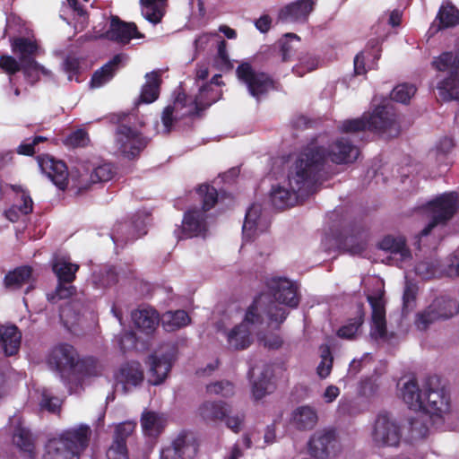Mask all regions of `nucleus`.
I'll list each match as a JSON object with an SVG mask.
<instances>
[{"label": "nucleus", "mask_w": 459, "mask_h": 459, "mask_svg": "<svg viewBox=\"0 0 459 459\" xmlns=\"http://www.w3.org/2000/svg\"><path fill=\"white\" fill-rule=\"evenodd\" d=\"M22 70L30 83H35L39 79L40 74L48 78L52 76L48 69L40 65L34 59H29L27 63L22 64Z\"/></svg>", "instance_id": "09e8293b"}, {"label": "nucleus", "mask_w": 459, "mask_h": 459, "mask_svg": "<svg viewBox=\"0 0 459 459\" xmlns=\"http://www.w3.org/2000/svg\"><path fill=\"white\" fill-rule=\"evenodd\" d=\"M459 312V305L447 297H439L422 312L418 313L415 325L418 330L425 331L437 320L448 319Z\"/></svg>", "instance_id": "ddd939ff"}, {"label": "nucleus", "mask_w": 459, "mask_h": 459, "mask_svg": "<svg viewBox=\"0 0 459 459\" xmlns=\"http://www.w3.org/2000/svg\"><path fill=\"white\" fill-rule=\"evenodd\" d=\"M300 39L294 33H287L280 40L281 60L290 61L299 48Z\"/></svg>", "instance_id": "de8ad7c7"}, {"label": "nucleus", "mask_w": 459, "mask_h": 459, "mask_svg": "<svg viewBox=\"0 0 459 459\" xmlns=\"http://www.w3.org/2000/svg\"><path fill=\"white\" fill-rule=\"evenodd\" d=\"M32 278V269L30 266H20L9 272L4 277L5 287L25 285Z\"/></svg>", "instance_id": "49530a36"}, {"label": "nucleus", "mask_w": 459, "mask_h": 459, "mask_svg": "<svg viewBox=\"0 0 459 459\" xmlns=\"http://www.w3.org/2000/svg\"><path fill=\"white\" fill-rule=\"evenodd\" d=\"M134 115H124L115 132L114 143L117 152L124 158L132 160L136 158L146 147L148 141L133 124Z\"/></svg>", "instance_id": "6e6552de"}, {"label": "nucleus", "mask_w": 459, "mask_h": 459, "mask_svg": "<svg viewBox=\"0 0 459 459\" xmlns=\"http://www.w3.org/2000/svg\"><path fill=\"white\" fill-rule=\"evenodd\" d=\"M432 66L439 72H447L448 77L437 82V90L444 100L459 101V49L443 52L432 60Z\"/></svg>", "instance_id": "1a4fd4ad"}, {"label": "nucleus", "mask_w": 459, "mask_h": 459, "mask_svg": "<svg viewBox=\"0 0 459 459\" xmlns=\"http://www.w3.org/2000/svg\"><path fill=\"white\" fill-rule=\"evenodd\" d=\"M221 75L215 74L210 82L199 86V92L194 99L178 94L173 103L164 108L161 114V127H158V133L169 134L181 119L195 115L217 101L221 97Z\"/></svg>", "instance_id": "f03ea898"}, {"label": "nucleus", "mask_w": 459, "mask_h": 459, "mask_svg": "<svg viewBox=\"0 0 459 459\" xmlns=\"http://www.w3.org/2000/svg\"><path fill=\"white\" fill-rule=\"evenodd\" d=\"M313 148L316 152L323 154L324 165L327 160L335 164H348L354 162L359 157V149L346 137H339L333 140L328 147L323 148L314 143L307 145Z\"/></svg>", "instance_id": "f3484780"}, {"label": "nucleus", "mask_w": 459, "mask_h": 459, "mask_svg": "<svg viewBox=\"0 0 459 459\" xmlns=\"http://www.w3.org/2000/svg\"><path fill=\"white\" fill-rule=\"evenodd\" d=\"M143 433L149 437H157L165 427V419L154 411H144L141 418Z\"/></svg>", "instance_id": "ea45409f"}, {"label": "nucleus", "mask_w": 459, "mask_h": 459, "mask_svg": "<svg viewBox=\"0 0 459 459\" xmlns=\"http://www.w3.org/2000/svg\"><path fill=\"white\" fill-rule=\"evenodd\" d=\"M308 451L316 459H327L335 455L339 450V442L333 429L316 430L308 441Z\"/></svg>", "instance_id": "6ab92c4d"}, {"label": "nucleus", "mask_w": 459, "mask_h": 459, "mask_svg": "<svg viewBox=\"0 0 459 459\" xmlns=\"http://www.w3.org/2000/svg\"><path fill=\"white\" fill-rule=\"evenodd\" d=\"M272 375V367L266 363L261 362L260 365L249 367L248 377L252 384V394L255 400L262 399L269 392Z\"/></svg>", "instance_id": "393cba45"}, {"label": "nucleus", "mask_w": 459, "mask_h": 459, "mask_svg": "<svg viewBox=\"0 0 459 459\" xmlns=\"http://www.w3.org/2000/svg\"><path fill=\"white\" fill-rule=\"evenodd\" d=\"M270 226L268 217L263 213L262 206L253 204L246 212L242 227L244 241L255 240L261 234L264 233Z\"/></svg>", "instance_id": "aec40b11"}, {"label": "nucleus", "mask_w": 459, "mask_h": 459, "mask_svg": "<svg viewBox=\"0 0 459 459\" xmlns=\"http://www.w3.org/2000/svg\"><path fill=\"white\" fill-rule=\"evenodd\" d=\"M398 385L400 396L408 407L421 411L424 390L422 386L420 387L416 379L410 378L402 381Z\"/></svg>", "instance_id": "bb28decb"}, {"label": "nucleus", "mask_w": 459, "mask_h": 459, "mask_svg": "<svg viewBox=\"0 0 459 459\" xmlns=\"http://www.w3.org/2000/svg\"><path fill=\"white\" fill-rule=\"evenodd\" d=\"M198 451L195 439L180 433L170 446L160 450V459H194Z\"/></svg>", "instance_id": "412c9836"}, {"label": "nucleus", "mask_w": 459, "mask_h": 459, "mask_svg": "<svg viewBox=\"0 0 459 459\" xmlns=\"http://www.w3.org/2000/svg\"><path fill=\"white\" fill-rule=\"evenodd\" d=\"M333 358L328 346L321 347V361L316 367V374L321 379H325L331 374Z\"/></svg>", "instance_id": "5fc2aeb1"}, {"label": "nucleus", "mask_w": 459, "mask_h": 459, "mask_svg": "<svg viewBox=\"0 0 459 459\" xmlns=\"http://www.w3.org/2000/svg\"><path fill=\"white\" fill-rule=\"evenodd\" d=\"M206 392L209 394L229 397L234 394V385L228 380L216 381L206 385Z\"/></svg>", "instance_id": "13d9d810"}, {"label": "nucleus", "mask_w": 459, "mask_h": 459, "mask_svg": "<svg viewBox=\"0 0 459 459\" xmlns=\"http://www.w3.org/2000/svg\"><path fill=\"white\" fill-rule=\"evenodd\" d=\"M160 71H152L146 74L145 83L143 85L139 102L150 104L155 101L160 94Z\"/></svg>", "instance_id": "c9c22d12"}, {"label": "nucleus", "mask_w": 459, "mask_h": 459, "mask_svg": "<svg viewBox=\"0 0 459 459\" xmlns=\"http://www.w3.org/2000/svg\"><path fill=\"white\" fill-rule=\"evenodd\" d=\"M318 64L319 61L315 56L307 54L299 57V64L293 67V72L298 76H303L306 73L316 69Z\"/></svg>", "instance_id": "6e6d98bb"}, {"label": "nucleus", "mask_w": 459, "mask_h": 459, "mask_svg": "<svg viewBox=\"0 0 459 459\" xmlns=\"http://www.w3.org/2000/svg\"><path fill=\"white\" fill-rule=\"evenodd\" d=\"M78 269L79 265L73 264L68 256L56 255L52 260V270L58 280L59 286L73 282Z\"/></svg>", "instance_id": "473e14b6"}, {"label": "nucleus", "mask_w": 459, "mask_h": 459, "mask_svg": "<svg viewBox=\"0 0 459 459\" xmlns=\"http://www.w3.org/2000/svg\"><path fill=\"white\" fill-rule=\"evenodd\" d=\"M455 147V142L450 137L441 138L435 149L429 153L430 159H434L438 167H447L450 164L449 153Z\"/></svg>", "instance_id": "79ce46f5"}, {"label": "nucleus", "mask_w": 459, "mask_h": 459, "mask_svg": "<svg viewBox=\"0 0 459 459\" xmlns=\"http://www.w3.org/2000/svg\"><path fill=\"white\" fill-rule=\"evenodd\" d=\"M429 414L423 412L422 414L411 418L410 420V432L413 438H423L429 433V425L427 420Z\"/></svg>", "instance_id": "3c124183"}, {"label": "nucleus", "mask_w": 459, "mask_h": 459, "mask_svg": "<svg viewBox=\"0 0 459 459\" xmlns=\"http://www.w3.org/2000/svg\"><path fill=\"white\" fill-rule=\"evenodd\" d=\"M378 58L377 54L360 52L354 58V72L356 74H365L368 69L374 68V61Z\"/></svg>", "instance_id": "864d4df0"}, {"label": "nucleus", "mask_w": 459, "mask_h": 459, "mask_svg": "<svg viewBox=\"0 0 459 459\" xmlns=\"http://www.w3.org/2000/svg\"><path fill=\"white\" fill-rule=\"evenodd\" d=\"M22 333L15 325L0 326V350L5 356L15 355L21 346Z\"/></svg>", "instance_id": "c756f323"}, {"label": "nucleus", "mask_w": 459, "mask_h": 459, "mask_svg": "<svg viewBox=\"0 0 459 459\" xmlns=\"http://www.w3.org/2000/svg\"><path fill=\"white\" fill-rule=\"evenodd\" d=\"M270 198L274 207L283 209L294 205L299 196L282 182L272 187Z\"/></svg>", "instance_id": "f704fd0d"}, {"label": "nucleus", "mask_w": 459, "mask_h": 459, "mask_svg": "<svg viewBox=\"0 0 459 459\" xmlns=\"http://www.w3.org/2000/svg\"><path fill=\"white\" fill-rule=\"evenodd\" d=\"M260 344L269 350H277L282 345V339L278 333H264L258 336Z\"/></svg>", "instance_id": "0e129e2a"}, {"label": "nucleus", "mask_w": 459, "mask_h": 459, "mask_svg": "<svg viewBox=\"0 0 459 459\" xmlns=\"http://www.w3.org/2000/svg\"><path fill=\"white\" fill-rule=\"evenodd\" d=\"M126 60V55L118 54L115 56L110 61L93 74L91 80V86L92 88H99L109 82L113 78L116 71Z\"/></svg>", "instance_id": "72a5a7b5"}, {"label": "nucleus", "mask_w": 459, "mask_h": 459, "mask_svg": "<svg viewBox=\"0 0 459 459\" xmlns=\"http://www.w3.org/2000/svg\"><path fill=\"white\" fill-rule=\"evenodd\" d=\"M298 289H268L256 297L248 307L244 321L227 333V342L230 349L245 350L251 344V330L249 325L260 324L264 316L268 324L279 328L286 319L288 313L281 307L285 305L296 307L299 303Z\"/></svg>", "instance_id": "f257e3e1"}, {"label": "nucleus", "mask_w": 459, "mask_h": 459, "mask_svg": "<svg viewBox=\"0 0 459 459\" xmlns=\"http://www.w3.org/2000/svg\"><path fill=\"white\" fill-rule=\"evenodd\" d=\"M117 343L120 350L126 352L131 349H134L136 344L135 333L132 331L124 332L117 339Z\"/></svg>", "instance_id": "774afa93"}, {"label": "nucleus", "mask_w": 459, "mask_h": 459, "mask_svg": "<svg viewBox=\"0 0 459 459\" xmlns=\"http://www.w3.org/2000/svg\"><path fill=\"white\" fill-rule=\"evenodd\" d=\"M91 433L85 424L62 431L48 441L42 459H79L89 445Z\"/></svg>", "instance_id": "20e7f679"}, {"label": "nucleus", "mask_w": 459, "mask_h": 459, "mask_svg": "<svg viewBox=\"0 0 459 459\" xmlns=\"http://www.w3.org/2000/svg\"><path fill=\"white\" fill-rule=\"evenodd\" d=\"M199 412L204 420H223L228 408L223 402H206L200 407Z\"/></svg>", "instance_id": "c03bdc74"}, {"label": "nucleus", "mask_w": 459, "mask_h": 459, "mask_svg": "<svg viewBox=\"0 0 459 459\" xmlns=\"http://www.w3.org/2000/svg\"><path fill=\"white\" fill-rule=\"evenodd\" d=\"M13 443L22 451L31 453L33 450V441L30 431L19 425L15 428L13 433Z\"/></svg>", "instance_id": "8fccbe9b"}, {"label": "nucleus", "mask_w": 459, "mask_h": 459, "mask_svg": "<svg viewBox=\"0 0 459 459\" xmlns=\"http://www.w3.org/2000/svg\"><path fill=\"white\" fill-rule=\"evenodd\" d=\"M79 355L74 346L68 343H59L54 346L48 357L47 362L52 370H55L61 380L67 384V378L76 369Z\"/></svg>", "instance_id": "f8f14e48"}, {"label": "nucleus", "mask_w": 459, "mask_h": 459, "mask_svg": "<svg viewBox=\"0 0 459 459\" xmlns=\"http://www.w3.org/2000/svg\"><path fill=\"white\" fill-rule=\"evenodd\" d=\"M375 131L385 137H395L400 129L393 108L380 106L368 117L344 120L339 126L342 133H356L364 130Z\"/></svg>", "instance_id": "423d86ee"}, {"label": "nucleus", "mask_w": 459, "mask_h": 459, "mask_svg": "<svg viewBox=\"0 0 459 459\" xmlns=\"http://www.w3.org/2000/svg\"><path fill=\"white\" fill-rule=\"evenodd\" d=\"M149 221V213L143 211L137 212L129 221L116 223L111 233L114 244L122 246L144 236Z\"/></svg>", "instance_id": "dca6fc26"}, {"label": "nucleus", "mask_w": 459, "mask_h": 459, "mask_svg": "<svg viewBox=\"0 0 459 459\" xmlns=\"http://www.w3.org/2000/svg\"><path fill=\"white\" fill-rule=\"evenodd\" d=\"M459 24V12L452 5L441 6L429 30L432 33Z\"/></svg>", "instance_id": "e433bc0d"}, {"label": "nucleus", "mask_w": 459, "mask_h": 459, "mask_svg": "<svg viewBox=\"0 0 459 459\" xmlns=\"http://www.w3.org/2000/svg\"><path fill=\"white\" fill-rule=\"evenodd\" d=\"M143 17L152 24L161 22L167 6V0H140Z\"/></svg>", "instance_id": "58836bf2"}, {"label": "nucleus", "mask_w": 459, "mask_h": 459, "mask_svg": "<svg viewBox=\"0 0 459 459\" xmlns=\"http://www.w3.org/2000/svg\"><path fill=\"white\" fill-rule=\"evenodd\" d=\"M134 426V423L130 421L118 424L116 427L113 440L126 443V438L133 433Z\"/></svg>", "instance_id": "69168bd1"}, {"label": "nucleus", "mask_w": 459, "mask_h": 459, "mask_svg": "<svg viewBox=\"0 0 459 459\" xmlns=\"http://www.w3.org/2000/svg\"><path fill=\"white\" fill-rule=\"evenodd\" d=\"M458 208V196L455 193L444 194L427 204L425 210L432 221L422 230L421 237H425L437 224L445 223Z\"/></svg>", "instance_id": "4468645a"}, {"label": "nucleus", "mask_w": 459, "mask_h": 459, "mask_svg": "<svg viewBox=\"0 0 459 459\" xmlns=\"http://www.w3.org/2000/svg\"><path fill=\"white\" fill-rule=\"evenodd\" d=\"M131 317L134 326L146 334L152 333L160 321L158 313L152 307H142L133 311Z\"/></svg>", "instance_id": "2f4dec72"}, {"label": "nucleus", "mask_w": 459, "mask_h": 459, "mask_svg": "<svg viewBox=\"0 0 459 459\" xmlns=\"http://www.w3.org/2000/svg\"><path fill=\"white\" fill-rule=\"evenodd\" d=\"M255 278H259V282L264 284V287H296V283L293 281L278 273L269 275L260 273L255 275Z\"/></svg>", "instance_id": "603ef678"}, {"label": "nucleus", "mask_w": 459, "mask_h": 459, "mask_svg": "<svg viewBox=\"0 0 459 459\" xmlns=\"http://www.w3.org/2000/svg\"><path fill=\"white\" fill-rule=\"evenodd\" d=\"M422 387L424 398L421 411L429 414L433 425L438 427L449 412V394L442 383L441 377L437 375H429L424 377Z\"/></svg>", "instance_id": "0eeeda50"}, {"label": "nucleus", "mask_w": 459, "mask_h": 459, "mask_svg": "<svg viewBox=\"0 0 459 459\" xmlns=\"http://www.w3.org/2000/svg\"><path fill=\"white\" fill-rule=\"evenodd\" d=\"M379 248L387 254L386 264H395L403 267L405 263L411 259V252L406 247L405 239L403 237L387 236L379 243Z\"/></svg>", "instance_id": "4be33fe9"}, {"label": "nucleus", "mask_w": 459, "mask_h": 459, "mask_svg": "<svg viewBox=\"0 0 459 459\" xmlns=\"http://www.w3.org/2000/svg\"><path fill=\"white\" fill-rule=\"evenodd\" d=\"M88 134L82 129L73 132L65 140V143L71 147H83L88 143Z\"/></svg>", "instance_id": "e2e57ef3"}, {"label": "nucleus", "mask_w": 459, "mask_h": 459, "mask_svg": "<svg viewBox=\"0 0 459 459\" xmlns=\"http://www.w3.org/2000/svg\"><path fill=\"white\" fill-rule=\"evenodd\" d=\"M236 72L238 80L246 85L249 94L257 100L273 88L271 77L265 73L255 69L248 63L239 65Z\"/></svg>", "instance_id": "2eb2a0df"}, {"label": "nucleus", "mask_w": 459, "mask_h": 459, "mask_svg": "<svg viewBox=\"0 0 459 459\" xmlns=\"http://www.w3.org/2000/svg\"><path fill=\"white\" fill-rule=\"evenodd\" d=\"M108 459H128L126 443L113 440L106 453Z\"/></svg>", "instance_id": "680f3d73"}, {"label": "nucleus", "mask_w": 459, "mask_h": 459, "mask_svg": "<svg viewBox=\"0 0 459 459\" xmlns=\"http://www.w3.org/2000/svg\"><path fill=\"white\" fill-rule=\"evenodd\" d=\"M315 0H299L287 5L280 13V18L286 22H303L313 11Z\"/></svg>", "instance_id": "c85d7f7f"}, {"label": "nucleus", "mask_w": 459, "mask_h": 459, "mask_svg": "<svg viewBox=\"0 0 459 459\" xmlns=\"http://www.w3.org/2000/svg\"><path fill=\"white\" fill-rule=\"evenodd\" d=\"M0 68L9 74H14L22 70V63L11 56H2L0 57Z\"/></svg>", "instance_id": "338daca9"}, {"label": "nucleus", "mask_w": 459, "mask_h": 459, "mask_svg": "<svg viewBox=\"0 0 459 459\" xmlns=\"http://www.w3.org/2000/svg\"><path fill=\"white\" fill-rule=\"evenodd\" d=\"M143 379V372L138 362L126 363L115 375V390L126 394L140 385Z\"/></svg>", "instance_id": "5701e85b"}, {"label": "nucleus", "mask_w": 459, "mask_h": 459, "mask_svg": "<svg viewBox=\"0 0 459 459\" xmlns=\"http://www.w3.org/2000/svg\"><path fill=\"white\" fill-rule=\"evenodd\" d=\"M325 158L323 154L317 153L313 148L307 146L289 169L283 183L299 198L310 195L314 190L319 172L324 169Z\"/></svg>", "instance_id": "7ed1b4c3"}, {"label": "nucleus", "mask_w": 459, "mask_h": 459, "mask_svg": "<svg viewBox=\"0 0 459 459\" xmlns=\"http://www.w3.org/2000/svg\"><path fill=\"white\" fill-rule=\"evenodd\" d=\"M40 170L59 189L64 190L68 184V170L66 165L48 155L38 157Z\"/></svg>", "instance_id": "b1692460"}, {"label": "nucleus", "mask_w": 459, "mask_h": 459, "mask_svg": "<svg viewBox=\"0 0 459 459\" xmlns=\"http://www.w3.org/2000/svg\"><path fill=\"white\" fill-rule=\"evenodd\" d=\"M95 37H104L109 40L126 44L132 39L143 38V35L138 31L134 23H126L117 17L112 16L109 29L104 34L96 35Z\"/></svg>", "instance_id": "a878e982"}, {"label": "nucleus", "mask_w": 459, "mask_h": 459, "mask_svg": "<svg viewBox=\"0 0 459 459\" xmlns=\"http://www.w3.org/2000/svg\"><path fill=\"white\" fill-rule=\"evenodd\" d=\"M101 371L102 366L95 358L85 357L82 359H78L76 369L72 373V375H80L82 377H97L101 374Z\"/></svg>", "instance_id": "a18cd8bd"}, {"label": "nucleus", "mask_w": 459, "mask_h": 459, "mask_svg": "<svg viewBox=\"0 0 459 459\" xmlns=\"http://www.w3.org/2000/svg\"><path fill=\"white\" fill-rule=\"evenodd\" d=\"M74 304L70 302L62 306L59 310L60 320L65 327L71 329L74 325L78 321L79 315L74 312Z\"/></svg>", "instance_id": "bf43d9fd"}, {"label": "nucleus", "mask_w": 459, "mask_h": 459, "mask_svg": "<svg viewBox=\"0 0 459 459\" xmlns=\"http://www.w3.org/2000/svg\"><path fill=\"white\" fill-rule=\"evenodd\" d=\"M290 422L298 429H310L317 422L316 411L308 405L299 406L292 411Z\"/></svg>", "instance_id": "4c0bfd02"}, {"label": "nucleus", "mask_w": 459, "mask_h": 459, "mask_svg": "<svg viewBox=\"0 0 459 459\" xmlns=\"http://www.w3.org/2000/svg\"><path fill=\"white\" fill-rule=\"evenodd\" d=\"M113 175L114 171L112 166L105 163L94 168L91 173L88 171L80 172L75 187L78 188V192L86 190L92 184L110 180Z\"/></svg>", "instance_id": "cd10ccee"}, {"label": "nucleus", "mask_w": 459, "mask_h": 459, "mask_svg": "<svg viewBox=\"0 0 459 459\" xmlns=\"http://www.w3.org/2000/svg\"><path fill=\"white\" fill-rule=\"evenodd\" d=\"M161 321L166 331L172 332L186 326L190 317L184 310L167 311L162 315Z\"/></svg>", "instance_id": "37998d69"}, {"label": "nucleus", "mask_w": 459, "mask_h": 459, "mask_svg": "<svg viewBox=\"0 0 459 459\" xmlns=\"http://www.w3.org/2000/svg\"><path fill=\"white\" fill-rule=\"evenodd\" d=\"M203 197V207L188 210L182 221L181 227L175 230L177 238H189L194 237H205L208 230V216L206 212L212 209L217 202L218 193L213 186L202 185L198 188Z\"/></svg>", "instance_id": "39448f33"}, {"label": "nucleus", "mask_w": 459, "mask_h": 459, "mask_svg": "<svg viewBox=\"0 0 459 459\" xmlns=\"http://www.w3.org/2000/svg\"><path fill=\"white\" fill-rule=\"evenodd\" d=\"M176 360V349L170 344H164L148 356V383L152 385L162 384L168 377Z\"/></svg>", "instance_id": "9b49d317"}, {"label": "nucleus", "mask_w": 459, "mask_h": 459, "mask_svg": "<svg viewBox=\"0 0 459 459\" xmlns=\"http://www.w3.org/2000/svg\"><path fill=\"white\" fill-rule=\"evenodd\" d=\"M416 87L413 84L402 83L394 88L391 98L400 103H407L414 96Z\"/></svg>", "instance_id": "4d7b16f0"}, {"label": "nucleus", "mask_w": 459, "mask_h": 459, "mask_svg": "<svg viewBox=\"0 0 459 459\" xmlns=\"http://www.w3.org/2000/svg\"><path fill=\"white\" fill-rule=\"evenodd\" d=\"M13 52L19 55L22 64L27 63L29 59H34L39 50L34 40L26 38H18L12 42Z\"/></svg>", "instance_id": "a19ab883"}, {"label": "nucleus", "mask_w": 459, "mask_h": 459, "mask_svg": "<svg viewBox=\"0 0 459 459\" xmlns=\"http://www.w3.org/2000/svg\"><path fill=\"white\" fill-rule=\"evenodd\" d=\"M371 307L370 337L376 341L386 338L385 289H373L367 293Z\"/></svg>", "instance_id": "a211bd4d"}, {"label": "nucleus", "mask_w": 459, "mask_h": 459, "mask_svg": "<svg viewBox=\"0 0 459 459\" xmlns=\"http://www.w3.org/2000/svg\"><path fill=\"white\" fill-rule=\"evenodd\" d=\"M415 273L423 279H429L432 277H439L442 275V272L436 264H430L428 262H420L415 266Z\"/></svg>", "instance_id": "052dcab7"}, {"label": "nucleus", "mask_w": 459, "mask_h": 459, "mask_svg": "<svg viewBox=\"0 0 459 459\" xmlns=\"http://www.w3.org/2000/svg\"><path fill=\"white\" fill-rule=\"evenodd\" d=\"M370 437L376 447H396L402 438L401 426L391 413L380 411L372 423Z\"/></svg>", "instance_id": "9d476101"}, {"label": "nucleus", "mask_w": 459, "mask_h": 459, "mask_svg": "<svg viewBox=\"0 0 459 459\" xmlns=\"http://www.w3.org/2000/svg\"><path fill=\"white\" fill-rule=\"evenodd\" d=\"M104 284L137 285L139 284V279L132 266L120 265L118 267L109 268L107 271Z\"/></svg>", "instance_id": "7c9ffc66"}]
</instances>
